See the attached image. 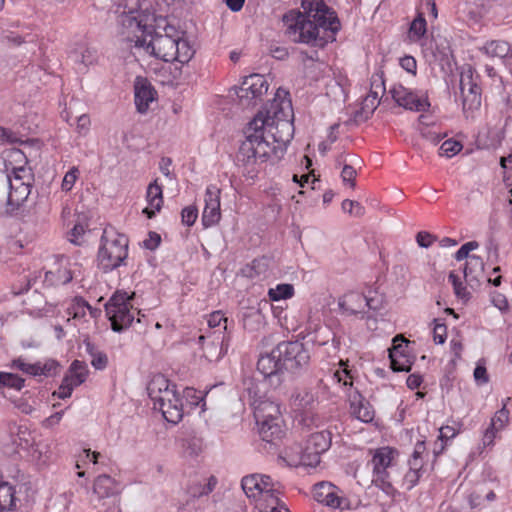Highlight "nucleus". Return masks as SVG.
Masks as SVG:
<instances>
[{"label":"nucleus","mask_w":512,"mask_h":512,"mask_svg":"<svg viewBox=\"0 0 512 512\" xmlns=\"http://www.w3.org/2000/svg\"><path fill=\"white\" fill-rule=\"evenodd\" d=\"M287 92L278 89L274 99L250 121L246 138L236 155L245 176L253 179L269 158H281L293 137V109Z\"/></svg>","instance_id":"1"},{"label":"nucleus","mask_w":512,"mask_h":512,"mask_svg":"<svg viewBox=\"0 0 512 512\" xmlns=\"http://www.w3.org/2000/svg\"><path fill=\"white\" fill-rule=\"evenodd\" d=\"M153 15L139 10L122 12L118 17L119 34L131 43V51L137 61L154 57L164 62L188 63L195 50L184 33L172 26H165L164 33H152Z\"/></svg>","instance_id":"2"},{"label":"nucleus","mask_w":512,"mask_h":512,"mask_svg":"<svg viewBox=\"0 0 512 512\" xmlns=\"http://www.w3.org/2000/svg\"><path fill=\"white\" fill-rule=\"evenodd\" d=\"M303 13L289 11L283 16L288 37L296 43L311 44L323 29L332 35L340 30V21L333 9L323 0H302Z\"/></svg>","instance_id":"3"},{"label":"nucleus","mask_w":512,"mask_h":512,"mask_svg":"<svg viewBox=\"0 0 512 512\" xmlns=\"http://www.w3.org/2000/svg\"><path fill=\"white\" fill-rule=\"evenodd\" d=\"M26 164V156L21 150L6 151V174L1 176V181L8 188L7 205L12 209L23 204L31 192L32 175Z\"/></svg>","instance_id":"4"},{"label":"nucleus","mask_w":512,"mask_h":512,"mask_svg":"<svg viewBox=\"0 0 512 512\" xmlns=\"http://www.w3.org/2000/svg\"><path fill=\"white\" fill-rule=\"evenodd\" d=\"M331 444V431L316 424L315 430L308 431L304 446L300 450L297 446L287 448L282 459L290 467H316L321 461V455L329 450Z\"/></svg>","instance_id":"5"},{"label":"nucleus","mask_w":512,"mask_h":512,"mask_svg":"<svg viewBox=\"0 0 512 512\" xmlns=\"http://www.w3.org/2000/svg\"><path fill=\"white\" fill-rule=\"evenodd\" d=\"M147 392L153 409L159 410L167 422L177 424L182 420L185 411L183 399L165 376L154 375L148 383Z\"/></svg>","instance_id":"6"},{"label":"nucleus","mask_w":512,"mask_h":512,"mask_svg":"<svg viewBox=\"0 0 512 512\" xmlns=\"http://www.w3.org/2000/svg\"><path fill=\"white\" fill-rule=\"evenodd\" d=\"M248 393L260 437L267 443L276 444L285 435L279 405L269 399L256 397V394L252 395L250 388Z\"/></svg>","instance_id":"7"},{"label":"nucleus","mask_w":512,"mask_h":512,"mask_svg":"<svg viewBox=\"0 0 512 512\" xmlns=\"http://www.w3.org/2000/svg\"><path fill=\"white\" fill-rule=\"evenodd\" d=\"M128 238L114 228H105L98 249V267L110 272L120 267L128 256Z\"/></svg>","instance_id":"8"},{"label":"nucleus","mask_w":512,"mask_h":512,"mask_svg":"<svg viewBox=\"0 0 512 512\" xmlns=\"http://www.w3.org/2000/svg\"><path fill=\"white\" fill-rule=\"evenodd\" d=\"M372 455V482L387 495L394 492L391 470L397 465L399 451L391 446H382L370 450Z\"/></svg>","instance_id":"9"},{"label":"nucleus","mask_w":512,"mask_h":512,"mask_svg":"<svg viewBox=\"0 0 512 512\" xmlns=\"http://www.w3.org/2000/svg\"><path fill=\"white\" fill-rule=\"evenodd\" d=\"M134 293L116 291L105 305V311L111 322L112 330L122 332L129 328L134 321L135 314H140L133 304Z\"/></svg>","instance_id":"10"},{"label":"nucleus","mask_w":512,"mask_h":512,"mask_svg":"<svg viewBox=\"0 0 512 512\" xmlns=\"http://www.w3.org/2000/svg\"><path fill=\"white\" fill-rule=\"evenodd\" d=\"M383 305V296L376 289L368 287L365 291L351 290L338 300V307L343 314L358 315L363 318L368 310L377 311Z\"/></svg>","instance_id":"11"},{"label":"nucleus","mask_w":512,"mask_h":512,"mask_svg":"<svg viewBox=\"0 0 512 512\" xmlns=\"http://www.w3.org/2000/svg\"><path fill=\"white\" fill-rule=\"evenodd\" d=\"M241 486L246 496L262 507L266 502L275 503V497L281 494L282 486L268 475L251 474L243 477Z\"/></svg>","instance_id":"12"},{"label":"nucleus","mask_w":512,"mask_h":512,"mask_svg":"<svg viewBox=\"0 0 512 512\" xmlns=\"http://www.w3.org/2000/svg\"><path fill=\"white\" fill-rule=\"evenodd\" d=\"M459 88L463 113L467 119H473L481 107V88L470 69L461 73Z\"/></svg>","instance_id":"13"},{"label":"nucleus","mask_w":512,"mask_h":512,"mask_svg":"<svg viewBox=\"0 0 512 512\" xmlns=\"http://www.w3.org/2000/svg\"><path fill=\"white\" fill-rule=\"evenodd\" d=\"M269 84L260 74H251L244 77L239 87L233 90L243 106L255 105L267 93Z\"/></svg>","instance_id":"14"},{"label":"nucleus","mask_w":512,"mask_h":512,"mask_svg":"<svg viewBox=\"0 0 512 512\" xmlns=\"http://www.w3.org/2000/svg\"><path fill=\"white\" fill-rule=\"evenodd\" d=\"M389 93L397 105L416 112H425L430 107L427 93L422 90L413 91L402 84H394Z\"/></svg>","instance_id":"15"},{"label":"nucleus","mask_w":512,"mask_h":512,"mask_svg":"<svg viewBox=\"0 0 512 512\" xmlns=\"http://www.w3.org/2000/svg\"><path fill=\"white\" fill-rule=\"evenodd\" d=\"M318 404L317 392L310 387H297L290 396V406L294 412L301 415L303 425L309 427L310 423L314 424V418L309 417L316 405Z\"/></svg>","instance_id":"16"},{"label":"nucleus","mask_w":512,"mask_h":512,"mask_svg":"<svg viewBox=\"0 0 512 512\" xmlns=\"http://www.w3.org/2000/svg\"><path fill=\"white\" fill-rule=\"evenodd\" d=\"M313 498L318 503L332 509L349 510L351 508L350 500L339 487L331 482L323 481L315 484Z\"/></svg>","instance_id":"17"},{"label":"nucleus","mask_w":512,"mask_h":512,"mask_svg":"<svg viewBox=\"0 0 512 512\" xmlns=\"http://www.w3.org/2000/svg\"><path fill=\"white\" fill-rule=\"evenodd\" d=\"M220 194L221 190L216 185L210 184L206 187L201 217L204 228L215 226L221 219Z\"/></svg>","instance_id":"18"},{"label":"nucleus","mask_w":512,"mask_h":512,"mask_svg":"<svg viewBox=\"0 0 512 512\" xmlns=\"http://www.w3.org/2000/svg\"><path fill=\"white\" fill-rule=\"evenodd\" d=\"M277 352L282 358L283 365L289 363L291 368L305 366L310 359L308 350L300 341L281 342L277 345Z\"/></svg>","instance_id":"19"},{"label":"nucleus","mask_w":512,"mask_h":512,"mask_svg":"<svg viewBox=\"0 0 512 512\" xmlns=\"http://www.w3.org/2000/svg\"><path fill=\"white\" fill-rule=\"evenodd\" d=\"M11 367L31 376L50 377L57 373L58 363L52 359L28 363L23 358H17L12 361Z\"/></svg>","instance_id":"20"},{"label":"nucleus","mask_w":512,"mask_h":512,"mask_svg":"<svg viewBox=\"0 0 512 512\" xmlns=\"http://www.w3.org/2000/svg\"><path fill=\"white\" fill-rule=\"evenodd\" d=\"M385 92L382 72H375L370 79V91L361 103V111L366 116L372 114L379 105L380 96Z\"/></svg>","instance_id":"21"},{"label":"nucleus","mask_w":512,"mask_h":512,"mask_svg":"<svg viewBox=\"0 0 512 512\" xmlns=\"http://www.w3.org/2000/svg\"><path fill=\"white\" fill-rule=\"evenodd\" d=\"M230 337L223 335L211 339V336L201 335L198 338L199 344L202 346L203 356L209 361L214 362L220 360L227 352Z\"/></svg>","instance_id":"22"},{"label":"nucleus","mask_w":512,"mask_h":512,"mask_svg":"<svg viewBox=\"0 0 512 512\" xmlns=\"http://www.w3.org/2000/svg\"><path fill=\"white\" fill-rule=\"evenodd\" d=\"M157 92L151 83L143 77H137L134 82V98L137 111L146 113L150 103L156 100Z\"/></svg>","instance_id":"23"},{"label":"nucleus","mask_w":512,"mask_h":512,"mask_svg":"<svg viewBox=\"0 0 512 512\" xmlns=\"http://www.w3.org/2000/svg\"><path fill=\"white\" fill-rule=\"evenodd\" d=\"M283 367V361L281 356L278 355L277 347L270 353L262 354L257 362V369L265 378L276 375Z\"/></svg>","instance_id":"24"},{"label":"nucleus","mask_w":512,"mask_h":512,"mask_svg":"<svg viewBox=\"0 0 512 512\" xmlns=\"http://www.w3.org/2000/svg\"><path fill=\"white\" fill-rule=\"evenodd\" d=\"M351 414L358 420L369 423L375 416L374 409L358 392L349 395Z\"/></svg>","instance_id":"25"},{"label":"nucleus","mask_w":512,"mask_h":512,"mask_svg":"<svg viewBox=\"0 0 512 512\" xmlns=\"http://www.w3.org/2000/svg\"><path fill=\"white\" fill-rule=\"evenodd\" d=\"M146 200L148 206L143 209V214L148 218H152L161 210L163 205V191L162 186L154 181L147 187Z\"/></svg>","instance_id":"26"},{"label":"nucleus","mask_w":512,"mask_h":512,"mask_svg":"<svg viewBox=\"0 0 512 512\" xmlns=\"http://www.w3.org/2000/svg\"><path fill=\"white\" fill-rule=\"evenodd\" d=\"M21 502L15 488L6 483H0V512H20Z\"/></svg>","instance_id":"27"},{"label":"nucleus","mask_w":512,"mask_h":512,"mask_svg":"<svg viewBox=\"0 0 512 512\" xmlns=\"http://www.w3.org/2000/svg\"><path fill=\"white\" fill-rule=\"evenodd\" d=\"M423 46V51L426 56H430L434 62H443L448 60L451 50L445 39L431 40Z\"/></svg>","instance_id":"28"},{"label":"nucleus","mask_w":512,"mask_h":512,"mask_svg":"<svg viewBox=\"0 0 512 512\" xmlns=\"http://www.w3.org/2000/svg\"><path fill=\"white\" fill-rule=\"evenodd\" d=\"M88 374L89 370L87 364L80 360H74L69 366L63 380L77 388L86 381Z\"/></svg>","instance_id":"29"},{"label":"nucleus","mask_w":512,"mask_h":512,"mask_svg":"<svg viewBox=\"0 0 512 512\" xmlns=\"http://www.w3.org/2000/svg\"><path fill=\"white\" fill-rule=\"evenodd\" d=\"M87 312L93 314L92 307L81 297L73 298L67 306L66 313L68 315L67 321L75 320L78 322H85Z\"/></svg>","instance_id":"30"},{"label":"nucleus","mask_w":512,"mask_h":512,"mask_svg":"<svg viewBox=\"0 0 512 512\" xmlns=\"http://www.w3.org/2000/svg\"><path fill=\"white\" fill-rule=\"evenodd\" d=\"M483 272L484 262L481 257L472 255L466 260L463 274L467 283L472 285L473 282H478Z\"/></svg>","instance_id":"31"},{"label":"nucleus","mask_w":512,"mask_h":512,"mask_svg":"<svg viewBox=\"0 0 512 512\" xmlns=\"http://www.w3.org/2000/svg\"><path fill=\"white\" fill-rule=\"evenodd\" d=\"M93 490L99 498H106L118 492V485L113 478L104 474L96 478Z\"/></svg>","instance_id":"32"},{"label":"nucleus","mask_w":512,"mask_h":512,"mask_svg":"<svg viewBox=\"0 0 512 512\" xmlns=\"http://www.w3.org/2000/svg\"><path fill=\"white\" fill-rule=\"evenodd\" d=\"M347 162L348 158L346 155L343 154L339 155L336 159V165L339 167L342 166L341 179L343 184L349 188H354L357 172L355 168L351 164H348ZM349 162L353 163V159H350Z\"/></svg>","instance_id":"33"},{"label":"nucleus","mask_w":512,"mask_h":512,"mask_svg":"<svg viewBox=\"0 0 512 512\" xmlns=\"http://www.w3.org/2000/svg\"><path fill=\"white\" fill-rule=\"evenodd\" d=\"M481 51L491 58L504 59L510 54V45L505 41L492 40L487 42Z\"/></svg>","instance_id":"34"},{"label":"nucleus","mask_w":512,"mask_h":512,"mask_svg":"<svg viewBox=\"0 0 512 512\" xmlns=\"http://www.w3.org/2000/svg\"><path fill=\"white\" fill-rule=\"evenodd\" d=\"M425 451L426 447L424 441H418L415 444L413 453L408 460V469L424 473Z\"/></svg>","instance_id":"35"},{"label":"nucleus","mask_w":512,"mask_h":512,"mask_svg":"<svg viewBox=\"0 0 512 512\" xmlns=\"http://www.w3.org/2000/svg\"><path fill=\"white\" fill-rule=\"evenodd\" d=\"M204 397L205 395L202 391H197L192 387H187L183 390V396L181 399H183V402L185 401V409L192 410L202 404V411H204Z\"/></svg>","instance_id":"36"},{"label":"nucleus","mask_w":512,"mask_h":512,"mask_svg":"<svg viewBox=\"0 0 512 512\" xmlns=\"http://www.w3.org/2000/svg\"><path fill=\"white\" fill-rule=\"evenodd\" d=\"M427 32V22L422 13H418L415 19L411 22L409 28V38L414 42L422 40Z\"/></svg>","instance_id":"37"},{"label":"nucleus","mask_w":512,"mask_h":512,"mask_svg":"<svg viewBox=\"0 0 512 512\" xmlns=\"http://www.w3.org/2000/svg\"><path fill=\"white\" fill-rule=\"evenodd\" d=\"M353 378L352 371L348 369L347 363L341 360L339 362V368L336 369L333 374V379L346 390H349L353 385Z\"/></svg>","instance_id":"38"},{"label":"nucleus","mask_w":512,"mask_h":512,"mask_svg":"<svg viewBox=\"0 0 512 512\" xmlns=\"http://www.w3.org/2000/svg\"><path fill=\"white\" fill-rule=\"evenodd\" d=\"M268 296L272 301L290 299L294 296V287L288 283L277 284L268 290Z\"/></svg>","instance_id":"39"},{"label":"nucleus","mask_w":512,"mask_h":512,"mask_svg":"<svg viewBox=\"0 0 512 512\" xmlns=\"http://www.w3.org/2000/svg\"><path fill=\"white\" fill-rule=\"evenodd\" d=\"M510 398H507L505 402H503L502 408L495 412L494 416L491 418L490 424L493 427H496L500 431H502L509 422L510 411L508 409V403Z\"/></svg>","instance_id":"40"},{"label":"nucleus","mask_w":512,"mask_h":512,"mask_svg":"<svg viewBox=\"0 0 512 512\" xmlns=\"http://www.w3.org/2000/svg\"><path fill=\"white\" fill-rule=\"evenodd\" d=\"M2 377L1 391L5 388L20 391L24 387L25 380L17 374L4 372Z\"/></svg>","instance_id":"41"},{"label":"nucleus","mask_w":512,"mask_h":512,"mask_svg":"<svg viewBox=\"0 0 512 512\" xmlns=\"http://www.w3.org/2000/svg\"><path fill=\"white\" fill-rule=\"evenodd\" d=\"M79 177H80L79 168L77 166L70 167L62 179L61 191L65 192V193L70 192L73 189V187L75 186Z\"/></svg>","instance_id":"42"},{"label":"nucleus","mask_w":512,"mask_h":512,"mask_svg":"<svg viewBox=\"0 0 512 512\" xmlns=\"http://www.w3.org/2000/svg\"><path fill=\"white\" fill-rule=\"evenodd\" d=\"M100 458L101 454L99 452L91 451L90 449H83V451L78 455L76 467L80 469L86 467L88 464L97 465Z\"/></svg>","instance_id":"43"},{"label":"nucleus","mask_w":512,"mask_h":512,"mask_svg":"<svg viewBox=\"0 0 512 512\" xmlns=\"http://www.w3.org/2000/svg\"><path fill=\"white\" fill-rule=\"evenodd\" d=\"M207 323H208L209 328L223 329L225 332H227V335H229L228 318L225 317V315L222 311L218 310V311H214L211 314H209Z\"/></svg>","instance_id":"44"},{"label":"nucleus","mask_w":512,"mask_h":512,"mask_svg":"<svg viewBox=\"0 0 512 512\" xmlns=\"http://www.w3.org/2000/svg\"><path fill=\"white\" fill-rule=\"evenodd\" d=\"M449 281L451 282L454 290V294L457 298L467 301L469 299L470 293L467 290L465 284L461 281L460 277L454 272H450Z\"/></svg>","instance_id":"45"},{"label":"nucleus","mask_w":512,"mask_h":512,"mask_svg":"<svg viewBox=\"0 0 512 512\" xmlns=\"http://www.w3.org/2000/svg\"><path fill=\"white\" fill-rule=\"evenodd\" d=\"M243 326L248 331H257L264 326L263 316L256 311L244 317Z\"/></svg>","instance_id":"46"},{"label":"nucleus","mask_w":512,"mask_h":512,"mask_svg":"<svg viewBox=\"0 0 512 512\" xmlns=\"http://www.w3.org/2000/svg\"><path fill=\"white\" fill-rule=\"evenodd\" d=\"M462 147L463 146L460 142L453 139H448L441 144L439 153L441 156L451 158L458 154L462 150Z\"/></svg>","instance_id":"47"},{"label":"nucleus","mask_w":512,"mask_h":512,"mask_svg":"<svg viewBox=\"0 0 512 512\" xmlns=\"http://www.w3.org/2000/svg\"><path fill=\"white\" fill-rule=\"evenodd\" d=\"M87 351L91 355V365L97 370H103L106 368L108 359L105 353L94 351L93 346L87 343Z\"/></svg>","instance_id":"48"},{"label":"nucleus","mask_w":512,"mask_h":512,"mask_svg":"<svg viewBox=\"0 0 512 512\" xmlns=\"http://www.w3.org/2000/svg\"><path fill=\"white\" fill-rule=\"evenodd\" d=\"M458 434V431L451 426H442L439 429L438 440H440V450H435V456L440 455L446 446L448 440L454 438Z\"/></svg>","instance_id":"49"},{"label":"nucleus","mask_w":512,"mask_h":512,"mask_svg":"<svg viewBox=\"0 0 512 512\" xmlns=\"http://www.w3.org/2000/svg\"><path fill=\"white\" fill-rule=\"evenodd\" d=\"M70 266L71 264L69 262L61 263L57 272L56 284L64 285L72 280L74 271Z\"/></svg>","instance_id":"50"},{"label":"nucleus","mask_w":512,"mask_h":512,"mask_svg":"<svg viewBox=\"0 0 512 512\" xmlns=\"http://www.w3.org/2000/svg\"><path fill=\"white\" fill-rule=\"evenodd\" d=\"M268 269V259L267 258H259L254 259L249 267V273L247 275L249 277L260 276L264 274Z\"/></svg>","instance_id":"51"},{"label":"nucleus","mask_w":512,"mask_h":512,"mask_svg":"<svg viewBox=\"0 0 512 512\" xmlns=\"http://www.w3.org/2000/svg\"><path fill=\"white\" fill-rule=\"evenodd\" d=\"M422 475L423 473L421 472L408 469L402 480L403 488H405L406 490H411L412 488H414L419 483V480L422 477Z\"/></svg>","instance_id":"52"},{"label":"nucleus","mask_w":512,"mask_h":512,"mask_svg":"<svg viewBox=\"0 0 512 512\" xmlns=\"http://www.w3.org/2000/svg\"><path fill=\"white\" fill-rule=\"evenodd\" d=\"M258 508L260 512H290L286 504L280 500L279 496L275 497V503L269 501Z\"/></svg>","instance_id":"53"},{"label":"nucleus","mask_w":512,"mask_h":512,"mask_svg":"<svg viewBox=\"0 0 512 512\" xmlns=\"http://www.w3.org/2000/svg\"><path fill=\"white\" fill-rule=\"evenodd\" d=\"M479 243L477 241H469L465 244H463L455 253V259L457 261H462L464 259H468L469 253L473 250L478 249Z\"/></svg>","instance_id":"54"},{"label":"nucleus","mask_w":512,"mask_h":512,"mask_svg":"<svg viewBox=\"0 0 512 512\" xmlns=\"http://www.w3.org/2000/svg\"><path fill=\"white\" fill-rule=\"evenodd\" d=\"M198 217V209L195 206H187L182 209L181 219L182 223L187 226H192Z\"/></svg>","instance_id":"55"},{"label":"nucleus","mask_w":512,"mask_h":512,"mask_svg":"<svg viewBox=\"0 0 512 512\" xmlns=\"http://www.w3.org/2000/svg\"><path fill=\"white\" fill-rule=\"evenodd\" d=\"M342 209L354 216H362L364 214V207L356 201L346 199L342 202Z\"/></svg>","instance_id":"56"},{"label":"nucleus","mask_w":512,"mask_h":512,"mask_svg":"<svg viewBox=\"0 0 512 512\" xmlns=\"http://www.w3.org/2000/svg\"><path fill=\"white\" fill-rule=\"evenodd\" d=\"M499 432V429L489 424V426L486 428L482 436V446L484 448L492 447L494 445V440Z\"/></svg>","instance_id":"57"},{"label":"nucleus","mask_w":512,"mask_h":512,"mask_svg":"<svg viewBox=\"0 0 512 512\" xmlns=\"http://www.w3.org/2000/svg\"><path fill=\"white\" fill-rule=\"evenodd\" d=\"M399 347H394L389 354L391 360V367L394 371H408L410 366L405 362L401 363L398 361L397 357L399 354Z\"/></svg>","instance_id":"58"},{"label":"nucleus","mask_w":512,"mask_h":512,"mask_svg":"<svg viewBox=\"0 0 512 512\" xmlns=\"http://www.w3.org/2000/svg\"><path fill=\"white\" fill-rule=\"evenodd\" d=\"M85 228L82 224H76L69 233V241L76 245H80L82 242Z\"/></svg>","instance_id":"59"},{"label":"nucleus","mask_w":512,"mask_h":512,"mask_svg":"<svg viewBox=\"0 0 512 512\" xmlns=\"http://www.w3.org/2000/svg\"><path fill=\"white\" fill-rule=\"evenodd\" d=\"M474 379L478 385H484L488 383L489 376L484 365L480 363L477 364L476 368L474 369Z\"/></svg>","instance_id":"60"},{"label":"nucleus","mask_w":512,"mask_h":512,"mask_svg":"<svg viewBox=\"0 0 512 512\" xmlns=\"http://www.w3.org/2000/svg\"><path fill=\"white\" fill-rule=\"evenodd\" d=\"M74 389L75 387H73L69 383H66V381L62 380V383L59 386L58 390L54 391L52 395L59 399H66L72 395Z\"/></svg>","instance_id":"61"},{"label":"nucleus","mask_w":512,"mask_h":512,"mask_svg":"<svg viewBox=\"0 0 512 512\" xmlns=\"http://www.w3.org/2000/svg\"><path fill=\"white\" fill-rule=\"evenodd\" d=\"M400 66L407 71L408 73H411L413 75L416 74L417 71V62L414 57L406 55L402 58H400Z\"/></svg>","instance_id":"62"},{"label":"nucleus","mask_w":512,"mask_h":512,"mask_svg":"<svg viewBox=\"0 0 512 512\" xmlns=\"http://www.w3.org/2000/svg\"><path fill=\"white\" fill-rule=\"evenodd\" d=\"M31 457L33 460L39 462L40 464H46L49 457L47 456V448L46 446H39L33 447Z\"/></svg>","instance_id":"63"},{"label":"nucleus","mask_w":512,"mask_h":512,"mask_svg":"<svg viewBox=\"0 0 512 512\" xmlns=\"http://www.w3.org/2000/svg\"><path fill=\"white\" fill-rule=\"evenodd\" d=\"M501 166L504 170V180L509 186H512V155L502 158Z\"/></svg>","instance_id":"64"}]
</instances>
